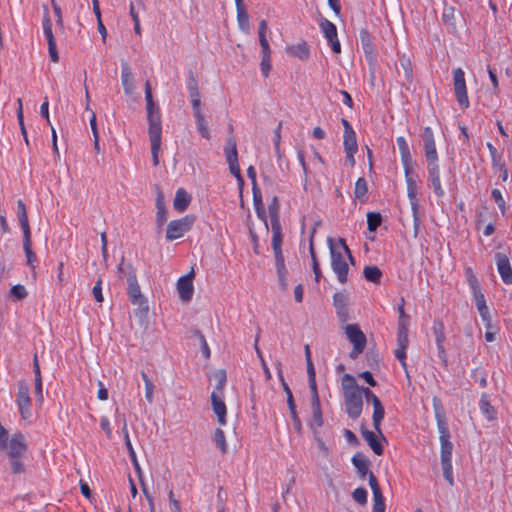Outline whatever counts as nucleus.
<instances>
[{
  "label": "nucleus",
  "mask_w": 512,
  "mask_h": 512,
  "mask_svg": "<svg viewBox=\"0 0 512 512\" xmlns=\"http://www.w3.org/2000/svg\"><path fill=\"white\" fill-rule=\"evenodd\" d=\"M362 436L376 455H382L384 450L377 435L370 430L362 429Z\"/></svg>",
  "instance_id": "nucleus-32"
},
{
  "label": "nucleus",
  "mask_w": 512,
  "mask_h": 512,
  "mask_svg": "<svg viewBox=\"0 0 512 512\" xmlns=\"http://www.w3.org/2000/svg\"><path fill=\"white\" fill-rule=\"evenodd\" d=\"M367 190H368V188H367L366 179L363 177L358 178L355 183V188H354L355 196L357 198H363L366 196Z\"/></svg>",
  "instance_id": "nucleus-53"
},
{
  "label": "nucleus",
  "mask_w": 512,
  "mask_h": 512,
  "mask_svg": "<svg viewBox=\"0 0 512 512\" xmlns=\"http://www.w3.org/2000/svg\"><path fill=\"white\" fill-rule=\"evenodd\" d=\"M190 201L191 196L187 193V191L184 188H178L175 193L173 206L175 210L183 212L189 206Z\"/></svg>",
  "instance_id": "nucleus-30"
},
{
  "label": "nucleus",
  "mask_w": 512,
  "mask_h": 512,
  "mask_svg": "<svg viewBox=\"0 0 512 512\" xmlns=\"http://www.w3.org/2000/svg\"><path fill=\"white\" fill-rule=\"evenodd\" d=\"M147 120L149 123V139L150 140H161L162 138V125H161V115L160 113H154L147 115Z\"/></svg>",
  "instance_id": "nucleus-28"
},
{
  "label": "nucleus",
  "mask_w": 512,
  "mask_h": 512,
  "mask_svg": "<svg viewBox=\"0 0 512 512\" xmlns=\"http://www.w3.org/2000/svg\"><path fill=\"white\" fill-rule=\"evenodd\" d=\"M141 376L145 384V398L149 403H152L154 397V384L145 372H142Z\"/></svg>",
  "instance_id": "nucleus-48"
},
{
  "label": "nucleus",
  "mask_w": 512,
  "mask_h": 512,
  "mask_svg": "<svg viewBox=\"0 0 512 512\" xmlns=\"http://www.w3.org/2000/svg\"><path fill=\"white\" fill-rule=\"evenodd\" d=\"M310 393L311 416L307 420V425L311 429V431H313L318 430V428L324 425V418L318 391Z\"/></svg>",
  "instance_id": "nucleus-11"
},
{
  "label": "nucleus",
  "mask_w": 512,
  "mask_h": 512,
  "mask_svg": "<svg viewBox=\"0 0 512 512\" xmlns=\"http://www.w3.org/2000/svg\"><path fill=\"white\" fill-rule=\"evenodd\" d=\"M150 142L153 165L157 166L159 164L158 154L161 149V140H150Z\"/></svg>",
  "instance_id": "nucleus-59"
},
{
  "label": "nucleus",
  "mask_w": 512,
  "mask_h": 512,
  "mask_svg": "<svg viewBox=\"0 0 512 512\" xmlns=\"http://www.w3.org/2000/svg\"><path fill=\"white\" fill-rule=\"evenodd\" d=\"M9 463L13 474L20 475L25 472V466L22 461V457H11L9 458Z\"/></svg>",
  "instance_id": "nucleus-52"
},
{
  "label": "nucleus",
  "mask_w": 512,
  "mask_h": 512,
  "mask_svg": "<svg viewBox=\"0 0 512 512\" xmlns=\"http://www.w3.org/2000/svg\"><path fill=\"white\" fill-rule=\"evenodd\" d=\"M432 331L435 337V343L438 350V356L443 360L446 361V353L444 348V342H445V326L444 323L441 320H434Z\"/></svg>",
  "instance_id": "nucleus-22"
},
{
  "label": "nucleus",
  "mask_w": 512,
  "mask_h": 512,
  "mask_svg": "<svg viewBox=\"0 0 512 512\" xmlns=\"http://www.w3.org/2000/svg\"><path fill=\"white\" fill-rule=\"evenodd\" d=\"M227 163H228L229 170H230L231 174L233 176H235V178L237 179L239 184H242L243 183V177L241 175L238 159L235 160V161L234 160L227 161Z\"/></svg>",
  "instance_id": "nucleus-57"
},
{
  "label": "nucleus",
  "mask_w": 512,
  "mask_h": 512,
  "mask_svg": "<svg viewBox=\"0 0 512 512\" xmlns=\"http://www.w3.org/2000/svg\"><path fill=\"white\" fill-rule=\"evenodd\" d=\"M399 61H400V65H401L402 69L404 70L406 79L409 82H411L412 78H413V70H412V64H411L410 59L408 57H406L405 54H403L400 57Z\"/></svg>",
  "instance_id": "nucleus-50"
},
{
  "label": "nucleus",
  "mask_w": 512,
  "mask_h": 512,
  "mask_svg": "<svg viewBox=\"0 0 512 512\" xmlns=\"http://www.w3.org/2000/svg\"><path fill=\"white\" fill-rule=\"evenodd\" d=\"M479 408L481 413L484 415V417L489 420L493 421L497 417L496 409L491 405L489 396L486 393H483L481 395L480 401H479Z\"/></svg>",
  "instance_id": "nucleus-31"
},
{
  "label": "nucleus",
  "mask_w": 512,
  "mask_h": 512,
  "mask_svg": "<svg viewBox=\"0 0 512 512\" xmlns=\"http://www.w3.org/2000/svg\"><path fill=\"white\" fill-rule=\"evenodd\" d=\"M15 403L23 420H29L32 416V401L29 395V387L24 381L18 382Z\"/></svg>",
  "instance_id": "nucleus-8"
},
{
  "label": "nucleus",
  "mask_w": 512,
  "mask_h": 512,
  "mask_svg": "<svg viewBox=\"0 0 512 512\" xmlns=\"http://www.w3.org/2000/svg\"><path fill=\"white\" fill-rule=\"evenodd\" d=\"M442 19L444 23L453 29L456 27L455 9L452 6L444 7Z\"/></svg>",
  "instance_id": "nucleus-46"
},
{
  "label": "nucleus",
  "mask_w": 512,
  "mask_h": 512,
  "mask_svg": "<svg viewBox=\"0 0 512 512\" xmlns=\"http://www.w3.org/2000/svg\"><path fill=\"white\" fill-rule=\"evenodd\" d=\"M417 183L416 181H410L407 187V197L409 199V203L411 206L412 216H413V226H414V236L418 235L419 227L421 224L419 217V201L417 198Z\"/></svg>",
  "instance_id": "nucleus-13"
},
{
  "label": "nucleus",
  "mask_w": 512,
  "mask_h": 512,
  "mask_svg": "<svg viewBox=\"0 0 512 512\" xmlns=\"http://www.w3.org/2000/svg\"><path fill=\"white\" fill-rule=\"evenodd\" d=\"M127 285H128V295L132 304L141 306L145 301L144 297L141 293L140 286L137 281V277L135 272L133 271L131 266L127 267Z\"/></svg>",
  "instance_id": "nucleus-18"
},
{
  "label": "nucleus",
  "mask_w": 512,
  "mask_h": 512,
  "mask_svg": "<svg viewBox=\"0 0 512 512\" xmlns=\"http://www.w3.org/2000/svg\"><path fill=\"white\" fill-rule=\"evenodd\" d=\"M169 506L171 512H181L179 501L174 497L172 490L169 491Z\"/></svg>",
  "instance_id": "nucleus-64"
},
{
  "label": "nucleus",
  "mask_w": 512,
  "mask_h": 512,
  "mask_svg": "<svg viewBox=\"0 0 512 512\" xmlns=\"http://www.w3.org/2000/svg\"><path fill=\"white\" fill-rule=\"evenodd\" d=\"M428 180L436 196L442 197L444 190L440 180V169L438 159H427Z\"/></svg>",
  "instance_id": "nucleus-19"
},
{
  "label": "nucleus",
  "mask_w": 512,
  "mask_h": 512,
  "mask_svg": "<svg viewBox=\"0 0 512 512\" xmlns=\"http://www.w3.org/2000/svg\"><path fill=\"white\" fill-rule=\"evenodd\" d=\"M442 470H443V476L445 480L451 485H454V478H453V465L452 463L448 464H441Z\"/></svg>",
  "instance_id": "nucleus-62"
},
{
  "label": "nucleus",
  "mask_w": 512,
  "mask_h": 512,
  "mask_svg": "<svg viewBox=\"0 0 512 512\" xmlns=\"http://www.w3.org/2000/svg\"><path fill=\"white\" fill-rule=\"evenodd\" d=\"M43 33L48 43V52L52 62H58L59 55L57 51L56 40L52 31V20L49 16L48 7L44 6V14L42 20Z\"/></svg>",
  "instance_id": "nucleus-10"
},
{
  "label": "nucleus",
  "mask_w": 512,
  "mask_h": 512,
  "mask_svg": "<svg viewBox=\"0 0 512 512\" xmlns=\"http://www.w3.org/2000/svg\"><path fill=\"white\" fill-rule=\"evenodd\" d=\"M122 432L124 434V440H125V445L130 453V456L134 462V465H135V469L140 473V467H139V464L137 463L136 461V455H135V452H134V449H133V446H132V443H131V440H130V437H129V432H128V429H127V424L126 422H124V425H123V428H122Z\"/></svg>",
  "instance_id": "nucleus-44"
},
{
  "label": "nucleus",
  "mask_w": 512,
  "mask_h": 512,
  "mask_svg": "<svg viewBox=\"0 0 512 512\" xmlns=\"http://www.w3.org/2000/svg\"><path fill=\"white\" fill-rule=\"evenodd\" d=\"M121 84L126 95L131 96L134 93V77L128 63L124 61L121 63Z\"/></svg>",
  "instance_id": "nucleus-26"
},
{
  "label": "nucleus",
  "mask_w": 512,
  "mask_h": 512,
  "mask_svg": "<svg viewBox=\"0 0 512 512\" xmlns=\"http://www.w3.org/2000/svg\"><path fill=\"white\" fill-rule=\"evenodd\" d=\"M341 387L347 415L351 419H358L363 410L361 388L350 374H345L342 377Z\"/></svg>",
  "instance_id": "nucleus-1"
},
{
  "label": "nucleus",
  "mask_w": 512,
  "mask_h": 512,
  "mask_svg": "<svg viewBox=\"0 0 512 512\" xmlns=\"http://www.w3.org/2000/svg\"><path fill=\"white\" fill-rule=\"evenodd\" d=\"M310 254H311V260H312V269L315 274V281L318 283L320 278V268L316 259V255L313 249V243L312 240L310 241Z\"/></svg>",
  "instance_id": "nucleus-61"
},
{
  "label": "nucleus",
  "mask_w": 512,
  "mask_h": 512,
  "mask_svg": "<svg viewBox=\"0 0 512 512\" xmlns=\"http://www.w3.org/2000/svg\"><path fill=\"white\" fill-rule=\"evenodd\" d=\"M4 451L7 452L8 458L22 457L27 451V443L24 435L20 432L12 434L7 441V447Z\"/></svg>",
  "instance_id": "nucleus-15"
},
{
  "label": "nucleus",
  "mask_w": 512,
  "mask_h": 512,
  "mask_svg": "<svg viewBox=\"0 0 512 512\" xmlns=\"http://www.w3.org/2000/svg\"><path fill=\"white\" fill-rule=\"evenodd\" d=\"M23 250L27 265L34 270L36 268L37 257L32 251L31 235L23 236Z\"/></svg>",
  "instance_id": "nucleus-36"
},
{
  "label": "nucleus",
  "mask_w": 512,
  "mask_h": 512,
  "mask_svg": "<svg viewBox=\"0 0 512 512\" xmlns=\"http://www.w3.org/2000/svg\"><path fill=\"white\" fill-rule=\"evenodd\" d=\"M423 144L425 157L427 159H438L434 133L431 127H425L423 130Z\"/></svg>",
  "instance_id": "nucleus-25"
},
{
  "label": "nucleus",
  "mask_w": 512,
  "mask_h": 512,
  "mask_svg": "<svg viewBox=\"0 0 512 512\" xmlns=\"http://www.w3.org/2000/svg\"><path fill=\"white\" fill-rule=\"evenodd\" d=\"M275 264H276V270H277L278 281H279L280 287L282 290H286L287 286H288V281H287V270H286L284 258L276 259Z\"/></svg>",
  "instance_id": "nucleus-40"
},
{
  "label": "nucleus",
  "mask_w": 512,
  "mask_h": 512,
  "mask_svg": "<svg viewBox=\"0 0 512 512\" xmlns=\"http://www.w3.org/2000/svg\"><path fill=\"white\" fill-rule=\"evenodd\" d=\"M307 364V374H308V384L310 388V392L318 391L317 383H316V373L313 366L312 361H309Z\"/></svg>",
  "instance_id": "nucleus-51"
},
{
  "label": "nucleus",
  "mask_w": 512,
  "mask_h": 512,
  "mask_svg": "<svg viewBox=\"0 0 512 512\" xmlns=\"http://www.w3.org/2000/svg\"><path fill=\"white\" fill-rule=\"evenodd\" d=\"M367 495V490L363 487L356 488L353 491V499L361 505L367 502Z\"/></svg>",
  "instance_id": "nucleus-60"
},
{
  "label": "nucleus",
  "mask_w": 512,
  "mask_h": 512,
  "mask_svg": "<svg viewBox=\"0 0 512 512\" xmlns=\"http://www.w3.org/2000/svg\"><path fill=\"white\" fill-rule=\"evenodd\" d=\"M487 148L489 150L493 168H503V164L501 163V157L498 155L497 149L493 146L492 143H487Z\"/></svg>",
  "instance_id": "nucleus-55"
},
{
  "label": "nucleus",
  "mask_w": 512,
  "mask_h": 512,
  "mask_svg": "<svg viewBox=\"0 0 512 512\" xmlns=\"http://www.w3.org/2000/svg\"><path fill=\"white\" fill-rule=\"evenodd\" d=\"M320 30L323 33V36L326 38L327 42L331 46V49L334 53L341 52V44L338 40L337 28L334 23L327 19H322L320 21Z\"/></svg>",
  "instance_id": "nucleus-17"
},
{
  "label": "nucleus",
  "mask_w": 512,
  "mask_h": 512,
  "mask_svg": "<svg viewBox=\"0 0 512 512\" xmlns=\"http://www.w3.org/2000/svg\"><path fill=\"white\" fill-rule=\"evenodd\" d=\"M193 115H194L195 122L197 125V130L200 133V135L207 140L210 139L211 138L210 130L208 128V125L205 120V116H204L203 112L202 111L193 112Z\"/></svg>",
  "instance_id": "nucleus-39"
},
{
  "label": "nucleus",
  "mask_w": 512,
  "mask_h": 512,
  "mask_svg": "<svg viewBox=\"0 0 512 512\" xmlns=\"http://www.w3.org/2000/svg\"><path fill=\"white\" fill-rule=\"evenodd\" d=\"M464 274L471 291L481 288L480 282L471 267H466Z\"/></svg>",
  "instance_id": "nucleus-47"
},
{
  "label": "nucleus",
  "mask_w": 512,
  "mask_h": 512,
  "mask_svg": "<svg viewBox=\"0 0 512 512\" xmlns=\"http://www.w3.org/2000/svg\"><path fill=\"white\" fill-rule=\"evenodd\" d=\"M372 405H373V415H372L373 426H374L375 430H377L379 433H381L380 425H381V422L384 419V415H385L384 407L379 399H375L374 403H372Z\"/></svg>",
  "instance_id": "nucleus-38"
},
{
  "label": "nucleus",
  "mask_w": 512,
  "mask_h": 512,
  "mask_svg": "<svg viewBox=\"0 0 512 512\" xmlns=\"http://www.w3.org/2000/svg\"><path fill=\"white\" fill-rule=\"evenodd\" d=\"M213 441L215 442V444L217 445V447L220 449V451L222 453L227 452L226 438H225V434L221 428H217L214 431Z\"/></svg>",
  "instance_id": "nucleus-45"
},
{
  "label": "nucleus",
  "mask_w": 512,
  "mask_h": 512,
  "mask_svg": "<svg viewBox=\"0 0 512 512\" xmlns=\"http://www.w3.org/2000/svg\"><path fill=\"white\" fill-rule=\"evenodd\" d=\"M286 52L300 60L307 59L309 57V48L305 42H300L286 48Z\"/></svg>",
  "instance_id": "nucleus-37"
},
{
  "label": "nucleus",
  "mask_w": 512,
  "mask_h": 512,
  "mask_svg": "<svg viewBox=\"0 0 512 512\" xmlns=\"http://www.w3.org/2000/svg\"><path fill=\"white\" fill-rule=\"evenodd\" d=\"M344 330L347 339L353 345L350 357L356 359L366 347V336L357 324H348Z\"/></svg>",
  "instance_id": "nucleus-6"
},
{
  "label": "nucleus",
  "mask_w": 512,
  "mask_h": 512,
  "mask_svg": "<svg viewBox=\"0 0 512 512\" xmlns=\"http://www.w3.org/2000/svg\"><path fill=\"white\" fill-rule=\"evenodd\" d=\"M270 214V223H271V231H272V249L274 251L275 260L283 259L284 256L282 254V232H281V224L278 217V209L276 204L274 203L269 207Z\"/></svg>",
  "instance_id": "nucleus-5"
},
{
  "label": "nucleus",
  "mask_w": 512,
  "mask_h": 512,
  "mask_svg": "<svg viewBox=\"0 0 512 512\" xmlns=\"http://www.w3.org/2000/svg\"><path fill=\"white\" fill-rule=\"evenodd\" d=\"M333 305L340 321L346 322L349 318L348 297L344 293L336 292L333 295Z\"/></svg>",
  "instance_id": "nucleus-24"
},
{
  "label": "nucleus",
  "mask_w": 512,
  "mask_h": 512,
  "mask_svg": "<svg viewBox=\"0 0 512 512\" xmlns=\"http://www.w3.org/2000/svg\"><path fill=\"white\" fill-rule=\"evenodd\" d=\"M156 223L159 227H162L167 221V209L164 203V197L161 191H158L156 197Z\"/></svg>",
  "instance_id": "nucleus-34"
},
{
  "label": "nucleus",
  "mask_w": 512,
  "mask_h": 512,
  "mask_svg": "<svg viewBox=\"0 0 512 512\" xmlns=\"http://www.w3.org/2000/svg\"><path fill=\"white\" fill-rule=\"evenodd\" d=\"M237 11V23L239 29L244 33H249L250 31V17L246 10L244 0H234Z\"/></svg>",
  "instance_id": "nucleus-27"
},
{
  "label": "nucleus",
  "mask_w": 512,
  "mask_h": 512,
  "mask_svg": "<svg viewBox=\"0 0 512 512\" xmlns=\"http://www.w3.org/2000/svg\"><path fill=\"white\" fill-rule=\"evenodd\" d=\"M363 274L367 281L375 284L379 283L382 277V272L377 266H366Z\"/></svg>",
  "instance_id": "nucleus-42"
},
{
  "label": "nucleus",
  "mask_w": 512,
  "mask_h": 512,
  "mask_svg": "<svg viewBox=\"0 0 512 512\" xmlns=\"http://www.w3.org/2000/svg\"><path fill=\"white\" fill-rule=\"evenodd\" d=\"M10 295L15 300H22L27 296V290L24 285L22 284H16L11 287L10 289Z\"/></svg>",
  "instance_id": "nucleus-56"
},
{
  "label": "nucleus",
  "mask_w": 512,
  "mask_h": 512,
  "mask_svg": "<svg viewBox=\"0 0 512 512\" xmlns=\"http://www.w3.org/2000/svg\"><path fill=\"white\" fill-rule=\"evenodd\" d=\"M471 294H472L473 300L475 302V306L479 312V315H480L486 329H491L492 328V318H491L489 308L486 303L485 296L482 292V289L479 288V289L473 290V291H471Z\"/></svg>",
  "instance_id": "nucleus-16"
},
{
  "label": "nucleus",
  "mask_w": 512,
  "mask_h": 512,
  "mask_svg": "<svg viewBox=\"0 0 512 512\" xmlns=\"http://www.w3.org/2000/svg\"><path fill=\"white\" fill-rule=\"evenodd\" d=\"M382 217L379 213L369 212L367 214V226L370 231H375L381 224Z\"/></svg>",
  "instance_id": "nucleus-49"
},
{
  "label": "nucleus",
  "mask_w": 512,
  "mask_h": 512,
  "mask_svg": "<svg viewBox=\"0 0 512 512\" xmlns=\"http://www.w3.org/2000/svg\"><path fill=\"white\" fill-rule=\"evenodd\" d=\"M432 404L439 432L441 464L452 463L453 444L450 441V432L443 406L437 397H433Z\"/></svg>",
  "instance_id": "nucleus-2"
},
{
  "label": "nucleus",
  "mask_w": 512,
  "mask_h": 512,
  "mask_svg": "<svg viewBox=\"0 0 512 512\" xmlns=\"http://www.w3.org/2000/svg\"><path fill=\"white\" fill-rule=\"evenodd\" d=\"M330 254H331V267L341 283L347 281L348 264L346 258L353 262V257L350 253L348 246L343 239L333 242L331 238L328 239Z\"/></svg>",
  "instance_id": "nucleus-3"
},
{
  "label": "nucleus",
  "mask_w": 512,
  "mask_h": 512,
  "mask_svg": "<svg viewBox=\"0 0 512 512\" xmlns=\"http://www.w3.org/2000/svg\"><path fill=\"white\" fill-rule=\"evenodd\" d=\"M352 463L357 469V472L360 478L364 479L366 475L370 473L369 471V461L368 459L361 453H357L352 457Z\"/></svg>",
  "instance_id": "nucleus-33"
},
{
  "label": "nucleus",
  "mask_w": 512,
  "mask_h": 512,
  "mask_svg": "<svg viewBox=\"0 0 512 512\" xmlns=\"http://www.w3.org/2000/svg\"><path fill=\"white\" fill-rule=\"evenodd\" d=\"M360 39H361V44H362V47L366 54L367 59L369 60V62H374L375 61V49H374V46H373V43L371 41L368 31L361 30Z\"/></svg>",
  "instance_id": "nucleus-35"
},
{
  "label": "nucleus",
  "mask_w": 512,
  "mask_h": 512,
  "mask_svg": "<svg viewBox=\"0 0 512 512\" xmlns=\"http://www.w3.org/2000/svg\"><path fill=\"white\" fill-rule=\"evenodd\" d=\"M17 218L22 229L23 236L31 235L26 206L21 199L17 201Z\"/></svg>",
  "instance_id": "nucleus-29"
},
{
  "label": "nucleus",
  "mask_w": 512,
  "mask_h": 512,
  "mask_svg": "<svg viewBox=\"0 0 512 512\" xmlns=\"http://www.w3.org/2000/svg\"><path fill=\"white\" fill-rule=\"evenodd\" d=\"M409 345V337H408V326H404L402 323L398 325L397 329V349L395 350V357L401 363V366L404 370L407 369L406 364V349Z\"/></svg>",
  "instance_id": "nucleus-12"
},
{
  "label": "nucleus",
  "mask_w": 512,
  "mask_h": 512,
  "mask_svg": "<svg viewBox=\"0 0 512 512\" xmlns=\"http://www.w3.org/2000/svg\"><path fill=\"white\" fill-rule=\"evenodd\" d=\"M194 221L195 216L193 215H186L180 219L170 221L166 229L167 240L173 241L181 238L192 228Z\"/></svg>",
  "instance_id": "nucleus-7"
},
{
  "label": "nucleus",
  "mask_w": 512,
  "mask_h": 512,
  "mask_svg": "<svg viewBox=\"0 0 512 512\" xmlns=\"http://www.w3.org/2000/svg\"><path fill=\"white\" fill-rule=\"evenodd\" d=\"M187 91L189 94L193 112L202 111L201 95L198 88V81L195 76L191 75L187 81Z\"/></svg>",
  "instance_id": "nucleus-23"
},
{
  "label": "nucleus",
  "mask_w": 512,
  "mask_h": 512,
  "mask_svg": "<svg viewBox=\"0 0 512 512\" xmlns=\"http://www.w3.org/2000/svg\"><path fill=\"white\" fill-rule=\"evenodd\" d=\"M212 378L216 381V385L211 392V406L220 426L226 425L227 409L224 402V388L227 382L226 372L223 369L213 373Z\"/></svg>",
  "instance_id": "nucleus-4"
},
{
  "label": "nucleus",
  "mask_w": 512,
  "mask_h": 512,
  "mask_svg": "<svg viewBox=\"0 0 512 512\" xmlns=\"http://www.w3.org/2000/svg\"><path fill=\"white\" fill-rule=\"evenodd\" d=\"M312 433L314 436V440L317 443V447H318L319 451L322 453L323 456L328 457L330 455V448L326 445L324 440L321 438L318 430H313Z\"/></svg>",
  "instance_id": "nucleus-54"
},
{
  "label": "nucleus",
  "mask_w": 512,
  "mask_h": 512,
  "mask_svg": "<svg viewBox=\"0 0 512 512\" xmlns=\"http://www.w3.org/2000/svg\"><path fill=\"white\" fill-rule=\"evenodd\" d=\"M497 271L506 285L512 284V267L509 258L502 253H497L496 256Z\"/></svg>",
  "instance_id": "nucleus-21"
},
{
  "label": "nucleus",
  "mask_w": 512,
  "mask_h": 512,
  "mask_svg": "<svg viewBox=\"0 0 512 512\" xmlns=\"http://www.w3.org/2000/svg\"><path fill=\"white\" fill-rule=\"evenodd\" d=\"M192 279L193 271L185 276L180 277L177 281V291L180 299L184 302L190 301L193 296L194 287Z\"/></svg>",
  "instance_id": "nucleus-20"
},
{
  "label": "nucleus",
  "mask_w": 512,
  "mask_h": 512,
  "mask_svg": "<svg viewBox=\"0 0 512 512\" xmlns=\"http://www.w3.org/2000/svg\"><path fill=\"white\" fill-rule=\"evenodd\" d=\"M491 196H492L493 200L496 202V204L498 205L502 214H504L505 210H506V206H505L506 203L503 198L502 192L499 189H493L491 192Z\"/></svg>",
  "instance_id": "nucleus-58"
},
{
  "label": "nucleus",
  "mask_w": 512,
  "mask_h": 512,
  "mask_svg": "<svg viewBox=\"0 0 512 512\" xmlns=\"http://www.w3.org/2000/svg\"><path fill=\"white\" fill-rule=\"evenodd\" d=\"M226 161H232L238 159L237 145L233 137L227 139V144L224 149Z\"/></svg>",
  "instance_id": "nucleus-43"
},
{
  "label": "nucleus",
  "mask_w": 512,
  "mask_h": 512,
  "mask_svg": "<svg viewBox=\"0 0 512 512\" xmlns=\"http://www.w3.org/2000/svg\"><path fill=\"white\" fill-rule=\"evenodd\" d=\"M93 296L95 300L99 303L103 302V294H102V281L99 279L92 289Z\"/></svg>",
  "instance_id": "nucleus-63"
},
{
  "label": "nucleus",
  "mask_w": 512,
  "mask_h": 512,
  "mask_svg": "<svg viewBox=\"0 0 512 512\" xmlns=\"http://www.w3.org/2000/svg\"><path fill=\"white\" fill-rule=\"evenodd\" d=\"M453 86L455 96L460 107L463 109L468 108L470 102L467 94L465 73L461 68L453 70Z\"/></svg>",
  "instance_id": "nucleus-9"
},
{
  "label": "nucleus",
  "mask_w": 512,
  "mask_h": 512,
  "mask_svg": "<svg viewBox=\"0 0 512 512\" xmlns=\"http://www.w3.org/2000/svg\"><path fill=\"white\" fill-rule=\"evenodd\" d=\"M396 142H397V145H398V149H399L400 157H401V162H402L403 169H404L406 186L408 187V183L410 181H415L411 177V175H410V173H411L412 157H411L409 145H408L406 139L403 136L397 137L396 138Z\"/></svg>",
  "instance_id": "nucleus-14"
},
{
  "label": "nucleus",
  "mask_w": 512,
  "mask_h": 512,
  "mask_svg": "<svg viewBox=\"0 0 512 512\" xmlns=\"http://www.w3.org/2000/svg\"><path fill=\"white\" fill-rule=\"evenodd\" d=\"M343 147L345 152L358 151L355 131L343 133Z\"/></svg>",
  "instance_id": "nucleus-41"
}]
</instances>
